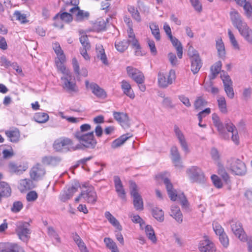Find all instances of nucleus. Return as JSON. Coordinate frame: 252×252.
<instances>
[{
    "label": "nucleus",
    "instance_id": "nucleus-6",
    "mask_svg": "<svg viewBox=\"0 0 252 252\" xmlns=\"http://www.w3.org/2000/svg\"><path fill=\"white\" fill-rule=\"evenodd\" d=\"M61 79L62 86L66 91L70 93L78 92V89L71 73L63 75L61 77Z\"/></svg>",
    "mask_w": 252,
    "mask_h": 252
},
{
    "label": "nucleus",
    "instance_id": "nucleus-40",
    "mask_svg": "<svg viewBox=\"0 0 252 252\" xmlns=\"http://www.w3.org/2000/svg\"><path fill=\"white\" fill-rule=\"evenodd\" d=\"M216 48L219 57L221 58L224 57L225 55V47L221 38H218L216 40Z\"/></svg>",
    "mask_w": 252,
    "mask_h": 252
},
{
    "label": "nucleus",
    "instance_id": "nucleus-34",
    "mask_svg": "<svg viewBox=\"0 0 252 252\" xmlns=\"http://www.w3.org/2000/svg\"><path fill=\"white\" fill-rule=\"evenodd\" d=\"M191 70L193 74L197 73L202 66V63L199 56H195L190 60Z\"/></svg>",
    "mask_w": 252,
    "mask_h": 252
},
{
    "label": "nucleus",
    "instance_id": "nucleus-39",
    "mask_svg": "<svg viewBox=\"0 0 252 252\" xmlns=\"http://www.w3.org/2000/svg\"><path fill=\"white\" fill-rule=\"evenodd\" d=\"M33 187V182L30 179H24L19 181V188L22 191L30 189Z\"/></svg>",
    "mask_w": 252,
    "mask_h": 252
},
{
    "label": "nucleus",
    "instance_id": "nucleus-21",
    "mask_svg": "<svg viewBox=\"0 0 252 252\" xmlns=\"http://www.w3.org/2000/svg\"><path fill=\"white\" fill-rule=\"evenodd\" d=\"M69 12L72 13L76 12V20L78 22H82L88 19L90 15L89 12L81 10L79 6L73 7L70 9Z\"/></svg>",
    "mask_w": 252,
    "mask_h": 252
},
{
    "label": "nucleus",
    "instance_id": "nucleus-22",
    "mask_svg": "<svg viewBox=\"0 0 252 252\" xmlns=\"http://www.w3.org/2000/svg\"><path fill=\"white\" fill-rule=\"evenodd\" d=\"M114 182L116 191L118 195L121 199H126V191L120 178L117 176H114Z\"/></svg>",
    "mask_w": 252,
    "mask_h": 252
},
{
    "label": "nucleus",
    "instance_id": "nucleus-4",
    "mask_svg": "<svg viewBox=\"0 0 252 252\" xmlns=\"http://www.w3.org/2000/svg\"><path fill=\"white\" fill-rule=\"evenodd\" d=\"M29 223L25 221H19L16 223L15 231L19 238L24 242H28L30 238L31 230Z\"/></svg>",
    "mask_w": 252,
    "mask_h": 252
},
{
    "label": "nucleus",
    "instance_id": "nucleus-28",
    "mask_svg": "<svg viewBox=\"0 0 252 252\" xmlns=\"http://www.w3.org/2000/svg\"><path fill=\"white\" fill-rule=\"evenodd\" d=\"M62 160V158L59 157H44L42 159V162L45 165L52 166H56L59 164Z\"/></svg>",
    "mask_w": 252,
    "mask_h": 252
},
{
    "label": "nucleus",
    "instance_id": "nucleus-35",
    "mask_svg": "<svg viewBox=\"0 0 252 252\" xmlns=\"http://www.w3.org/2000/svg\"><path fill=\"white\" fill-rule=\"evenodd\" d=\"M105 217L109 222L118 231L122 230V226L119 221L108 211L105 213Z\"/></svg>",
    "mask_w": 252,
    "mask_h": 252
},
{
    "label": "nucleus",
    "instance_id": "nucleus-26",
    "mask_svg": "<svg viewBox=\"0 0 252 252\" xmlns=\"http://www.w3.org/2000/svg\"><path fill=\"white\" fill-rule=\"evenodd\" d=\"M78 190V187L72 186L66 190H64L60 194V199L63 202H65L69 199Z\"/></svg>",
    "mask_w": 252,
    "mask_h": 252
},
{
    "label": "nucleus",
    "instance_id": "nucleus-56",
    "mask_svg": "<svg viewBox=\"0 0 252 252\" xmlns=\"http://www.w3.org/2000/svg\"><path fill=\"white\" fill-rule=\"evenodd\" d=\"M53 49L56 53L57 58H60L61 60H63L65 56L63 51L62 50L60 44L58 43H56L54 44Z\"/></svg>",
    "mask_w": 252,
    "mask_h": 252
},
{
    "label": "nucleus",
    "instance_id": "nucleus-64",
    "mask_svg": "<svg viewBox=\"0 0 252 252\" xmlns=\"http://www.w3.org/2000/svg\"><path fill=\"white\" fill-rule=\"evenodd\" d=\"M211 179L214 186L217 188H221L222 187V184L220 178L216 175L211 176Z\"/></svg>",
    "mask_w": 252,
    "mask_h": 252
},
{
    "label": "nucleus",
    "instance_id": "nucleus-27",
    "mask_svg": "<svg viewBox=\"0 0 252 252\" xmlns=\"http://www.w3.org/2000/svg\"><path fill=\"white\" fill-rule=\"evenodd\" d=\"M238 31L246 41L252 43V30L248 26L247 24L239 29Z\"/></svg>",
    "mask_w": 252,
    "mask_h": 252
},
{
    "label": "nucleus",
    "instance_id": "nucleus-19",
    "mask_svg": "<svg viewBox=\"0 0 252 252\" xmlns=\"http://www.w3.org/2000/svg\"><path fill=\"white\" fill-rule=\"evenodd\" d=\"M198 250L200 252H216V248L215 244L208 239L200 241Z\"/></svg>",
    "mask_w": 252,
    "mask_h": 252
},
{
    "label": "nucleus",
    "instance_id": "nucleus-15",
    "mask_svg": "<svg viewBox=\"0 0 252 252\" xmlns=\"http://www.w3.org/2000/svg\"><path fill=\"white\" fill-rule=\"evenodd\" d=\"M85 86L87 89H90L92 93L100 98H105L107 96L106 92L95 83H90L88 80L85 81Z\"/></svg>",
    "mask_w": 252,
    "mask_h": 252
},
{
    "label": "nucleus",
    "instance_id": "nucleus-52",
    "mask_svg": "<svg viewBox=\"0 0 252 252\" xmlns=\"http://www.w3.org/2000/svg\"><path fill=\"white\" fill-rule=\"evenodd\" d=\"M207 101L202 97H197L194 103V106L196 110H201L207 105Z\"/></svg>",
    "mask_w": 252,
    "mask_h": 252
},
{
    "label": "nucleus",
    "instance_id": "nucleus-18",
    "mask_svg": "<svg viewBox=\"0 0 252 252\" xmlns=\"http://www.w3.org/2000/svg\"><path fill=\"white\" fill-rule=\"evenodd\" d=\"M174 131L176 136L179 140L183 150L186 154H188L189 152V149L186 140L185 136L177 125H175L174 126Z\"/></svg>",
    "mask_w": 252,
    "mask_h": 252
},
{
    "label": "nucleus",
    "instance_id": "nucleus-2",
    "mask_svg": "<svg viewBox=\"0 0 252 252\" xmlns=\"http://www.w3.org/2000/svg\"><path fill=\"white\" fill-rule=\"evenodd\" d=\"M163 182L166 186L168 194L172 201H176L179 199L183 208H187L188 206V201L185 197L184 193H177L176 190L173 189V185L169 179L165 178L163 179Z\"/></svg>",
    "mask_w": 252,
    "mask_h": 252
},
{
    "label": "nucleus",
    "instance_id": "nucleus-62",
    "mask_svg": "<svg viewBox=\"0 0 252 252\" xmlns=\"http://www.w3.org/2000/svg\"><path fill=\"white\" fill-rule=\"evenodd\" d=\"M213 228L216 234L218 235H220L224 233L223 228L219 223L217 222H214L213 223Z\"/></svg>",
    "mask_w": 252,
    "mask_h": 252
},
{
    "label": "nucleus",
    "instance_id": "nucleus-60",
    "mask_svg": "<svg viewBox=\"0 0 252 252\" xmlns=\"http://www.w3.org/2000/svg\"><path fill=\"white\" fill-rule=\"evenodd\" d=\"M79 40L83 47H85L87 49H90L91 46L89 42L88 37L87 35H82L80 37Z\"/></svg>",
    "mask_w": 252,
    "mask_h": 252
},
{
    "label": "nucleus",
    "instance_id": "nucleus-12",
    "mask_svg": "<svg viewBox=\"0 0 252 252\" xmlns=\"http://www.w3.org/2000/svg\"><path fill=\"white\" fill-rule=\"evenodd\" d=\"M220 77L222 80L225 92L228 97L233 98L234 96V93L232 88V82L227 73L223 71L220 74Z\"/></svg>",
    "mask_w": 252,
    "mask_h": 252
},
{
    "label": "nucleus",
    "instance_id": "nucleus-3",
    "mask_svg": "<svg viewBox=\"0 0 252 252\" xmlns=\"http://www.w3.org/2000/svg\"><path fill=\"white\" fill-rule=\"evenodd\" d=\"M226 166L237 175H243L247 171L245 163L238 159L232 158L228 160Z\"/></svg>",
    "mask_w": 252,
    "mask_h": 252
},
{
    "label": "nucleus",
    "instance_id": "nucleus-16",
    "mask_svg": "<svg viewBox=\"0 0 252 252\" xmlns=\"http://www.w3.org/2000/svg\"><path fill=\"white\" fill-rule=\"evenodd\" d=\"M126 71L129 77H131L136 83H144V76L140 70L131 66H127Z\"/></svg>",
    "mask_w": 252,
    "mask_h": 252
},
{
    "label": "nucleus",
    "instance_id": "nucleus-31",
    "mask_svg": "<svg viewBox=\"0 0 252 252\" xmlns=\"http://www.w3.org/2000/svg\"><path fill=\"white\" fill-rule=\"evenodd\" d=\"M170 216L181 223L183 221V215L180 208L177 205H173L171 207Z\"/></svg>",
    "mask_w": 252,
    "mask_h": 252
},
{
    "label": "nucleus",
    "instance_id": "nucleus-7",
    "mask_svg": "<svg viewBox=\"0 0 252 252\" xmlns=\"http://www.w3.org/2000/svg\"><path fill=\"white\" fill-rule=\"evenodd\" d=\"M130 194L133 198V205L135 209L137 211H142L143 210V200L139 194L137 189V186L136 183L133 181L130 182Z\"/></svg>",
    "mask_w": 252,
    "mask_h": 252
},
{
    "label": "nucleus",
    "instance_id": "nucleus-37",
    "mask_svg": "<svg viewBox=\"0 0 252 252\" xmlns=\"http://www.w3.org/2000/svg\"><path fill=\"white\" fill-rule=\"evenodd\" d=\"M96 55L98 59L105 65L108 64L107 58L104 49L101 45H98L96 47Z\"/></svg>",
    "mask_w": 252,
    "mask_h": 252
},
{
    "label": "nucleus",
    "instance_id": "nucleus-36",
    "mask_svg": "<svg viewBox=\"0 0 252 252\" xmlns=\"http://www.w3.org/2000/svg\"><path fill=\"white\" fill-rule=\"evenodd\" d=\"M128 39L126 41L128 42V45H130L132 48L138 46L139 44L138 40L135 37V35L133 32L132 28H129L127 31Z\"/></svg>",
    "mask_w": 252,
    "mask_h": 252
},
{
    "label": "nucleus",
    "instance_id": "nucleus-14",
    "mask_svg": "<svg viewBox=\"0 0 252 252\" xmlns=\"http://www.w3.org/2000/svg\"><path fill=\"white\" fill-rule=\"evenodd\" d=\"M230 223L231 230L235 235L241 241H246L247 235L244 231L242 224L239 221L234 220H231Z\"/></svg>",
    "mask_w": 252,
    "mask_h": 252
},
{
    "label": "nucleus",
    "instance_id": "nucleus-20",
    "mask_svg": "<svg viewBox=\"0 0 252 252\" xmlns=\"http://www.w3.org/2000/svg\"><path fill=\"white\" fill-rule=\"evenodd\" d=\"M230 18L233 26L238 30L241 27L245 26L247 23L242 20L239 13L235 10L231 11Z\"/></svg>",
    "mask_w": 252,
    "mask_h": 252
},
{
    "label": "nucleus",
    "instance_id": "nucleus-46",
    "mask_svg": "<svg viewBox=\"0 0 252 252\" xmlns=\"http://www.w3.org/2000/svg\"><path fill=\"white\" fill-rule=\"evenodd\" d=\"M91 128V125L89 124H85L80 126V129L76 131L74 133V136L81 137V136L85 135L87 133L86 132L89 131Z\"/></svg>",
    "mask_w": 252,
    "mask_h": 252
},
{
    "label": "nucleus",
    "instance_id": "nucleus-38",
    "mask_svg": "<svg viewBox=\"0 0 252 252\" xmlns=\"http://www.w3.org/2000/svg\"><path fill=\"white\" fill-rule=\"evenodd\" d=\"M132 136L129 133H126V134H123L119 138L115 139L112 143V147L113 148H117L121 145H122L126 140H127L129 138Z\"/></svg>",
    "mask_w": 252,
    "mask_h": 252
},
{
    "label": "nucleus",
    "instance_id": "nucleus-58",
    "mask_svg": "<svg viewBox=\"0 0 252 252\" xmlns=\"http://www.w3.org/2000/svg\"><path fill=\"white\" fill-rule=\"evenodd\" d=\"M48 234L50 237L54 238L57 242L60 243L61 242L60 238L58 234L55 231L53 227L49 226L48 228Z\"/></svg>",
    "mask_w": 252,
    "mask_h": 252
},
{
    "label": "nucleus",
    "instance_id": "nucleus-43",
    "mask_svg": "<svg viewBox=\"0 0 252 252\" xmlns=\"http://www.w3.org/2000/svg\"><path fill=\"white\" fill-rule=\"evenodd\" d=\"M217 102L220 111L223 114L226 113L227 112V109L226 107V102L224 97L218 96L217 98Z\"/></svg>",
    "mask_w": 252,
    "mask_h": 252
},
{
    "label": "nucleus",
    "instance_id": "nucleus-49",
    "mask_svg": "<svg viewBox=\"0 0 252 252\" xmlns=\"http://www.w3.org/2000/svg\"><path fill=\"white\" fill-rule=\"evenodd\" d=\"M218 174L221 176L224 181L228 184L229 182V177L226 172L224 168L220 163L218 164Z\"/></svg>",
    "mask_w": 252,
    "mask_h": 252
},
{
    "label": "nucleus",
    "instance_id": "nucleus-8",
    "mask_svg": "<svg viewBox=\"0 0 252 252\" xmlns=\"http://www.w3.org/2000/svg\"><path fill=\"white\" fill-rule=\"evenodd\" d=\"M75 138L82 146L87 148L94 149L97 143L93 131L88 132L85 135L81 136V137H75Z\"/></svg>",
    "mask_w": 252,
    "mask_h": 252
},
{
    "label": "nucleus",
    "instance_id": "nucleus-11",
    "mask_svg": "<svg viewBox=\"0 0 252 252\" xmlns=\"http://www.w3.org/2000/svg\"><path fill=\"white\" fill-rule=\"evenodd\" d=\"M72 145V141L67 138H60L55 141L53 147L57 152L65 153L69 150V147Z\"/></svg>",
    "mask_w": 252,
    "mask_h": 252
},
{
    "label": "nucleus",
    "instance_id": "nucleus-24",
    "mask_svg": "<svg viewBox=\"0 0 252 252\" xmlns=\"http://www.w3.org/2000/svg\"><path fill=\"white\" fill-rule=\"evenodd\" d=\"M114 119L122 126L128 125L129 118L127 114L123 112H113Z\"/></svg>",
    "mask_w": 252,
    "mask_h": 252
},
{
    "label": "nucleus",
    "instance_id": "nucleus-57",
    "mask_svg": "<svg viewBox=\"0 0 252 252\" xmlns=\"http://www.w3.org/2000/svg\"><path fill=\"white\" fill-rule=\"evenodd\" d=\"M23 208V205L21 201H15L11 208V211L14 213H17L19 212Z\"/></svg>",
    "mask_w": 252,
    "mask_h": 252
},
{
    "label": "nucleus",
    "instance_id": "nucleus-33",
    "mask_svg": "<svg viewBox=\"0 0 252 252\" xmlns=\"http://www.w3.org/2000/svg\"><path fill=\"white\" fill-rule=\"evenodd\" d=\"M63 59V60H61L60 58H56L55 63L58 70L60 71L63 75H67L71 72L67 68H66L64 64V63L66 61L65 57H64Z\"/></svg>",
    "mask_w": 252,
    "mask_h": 252
},
{
    "label": "nucleus",
    "instance_id": "nucleus-51",
    "mask_svg": "<svg viewBox=\"0 0 252 252\" xmlns=\"http://www.w3.org/2000/svg\"><path fill=\"white\" fill-rule=\"evenodd\" d=\"M150 28L155 39L159 41L160 39V35L158 26L155 23H151L150 24Z\"/></svg>",
    "mask_w": 252,
    "mask_h": 252
},
{
    "label": "nucleus",
    "instance_id": "nucleus-54",
    "mask_svg": "<svg viewBox=\"0 0 252 252\" xmlns=\"http://www.w3.org/2000/svg\"><path fill=\"white\" fill-rule=\"evenodd\" d=\"M242 6L247 17L252 20V6L251 4L249 2L246 1Z\"/></svg>",
    "mask_w": 252,
    "mask_h": 252
},
{
    "label": "nucleus",
    "instance_id": "nucleus-13",
    "mask_svg": "<svg viewBox=\"0 0 252 252\" xmlns=\"http://www.w3.org/2000/svg\"><path fill=\"white\" fill-rule=\"evenodd\" d=\"M0 252H25L24 248L16 243H0Z\"/></svg>",
    "mask_w": 252,
    "mask_h": 252
},
{
    "label": "nucleus",
    "instance_id": "nucleus-32",
    "mask_svg": "<svg viewBox=\"0 0 252 252\" xmlns=\"http://www.w3.org/2000/svg\"><path fill=\"white\" fill-rule=\"evenodd\" d=\"M173 46L176 48L178 57L182 59L183 56V47L181 42L175 37L170 35L169 37Z\"/></svg>",
    "mask_w": 252,
    "mask_h": 252
},
{
    "label": "nucleus",
    "instance_id": "nucleus-47",
    "mask_svg": "<svg viewBox=\"0 0 252 252\" xmlns=\"http://www.w3.org/2000/svg\"><path fill=\"white\" fill-rule=\"evenodd\" d=\"M153 216L158 221L162 222L164 220V212L162 209L155 208L152 210Z\"/></svg>",
    "mask_w": 252,
    "mask_h": 252
},
{
    "label": "nucleus",
    "instance_id": "nucleus-5",
    "mask_svg": "<svg viewBox=\"0 0 252 252\" xmlns=\"http://www.w3.org/2000/svg\"><path fill=\"white\" fill-rule=\"evenodd\" d=\"M187 174L192 183H204L205 181L203 172L197 166H191L186 171Z\"/></svg>",
    "mask_w": 252,
    "mask_h": 252
},
{
    "label": "nucleus",
    "instance_id": "nucleus-59",
    "mask_svg": "<svg viewBox=\"0 0 252 252\" xmlns=\"http://www.w3.org/2000/svg\"><path fill=\"white\" fill-rule=\"evenodd\" d=\"M219 240L221 245L224 248H227L228 246L229 239L225 233H223L219 235Z\"/></svg>",
    "mask_w": 252,
    "mask_h": 252
},
{
    "label": "nucleus",
    "instance_id": "nucleus-50",
    "mask_svg": "<svg viewBox=\"0 0 252 252\" xmlns=\"http://www.w3.org/2000/svg\"><path fill=\"white\" fill-rule=\"evenodd\" d=\"M106 247L111 250V252H116L118 251V247L116 243L110 238H105L104 239Z\"/></svg>",
    "mask_w": 252,
    "mask_h": 252
},
{
    "label": "nucleus",
    "instance_id": "nucleus-53",
    "mask_svg": "<svg viewBox=\"0 0 252 252\" xmlns=\"http://www.w3.org/2000/svg\"><path fill=\"white\" fill-rule=\"evenodd\" d=\"M228 34L229 39L230 40V42L232 45L234 49L239 50H240V47L236 39L235 36L234 34L230 30H228Z\"/></svg>",
    "mask_w": 252,
    "mask_h": 252
},
{
    "label": "nucleus",
    "instance_id": "nucleus-29",
    "mask_svg": "<svg viewBox=\"0 0 252 252\" xmlns=\"http://www.w3.org/2000/svg\"><path fill=\"white\" fill-rule=\"evenodd\" d=\"M8 168L10 172L20 174L27 169L28 166L27 165H17L14 162H11L8 164Z\"/></svg>",
    "mask_w": 252,
    "mask_h": 252
},
{
    "label": "nucleus",
    "instance_id": "nucleus-10",
    "mask_svg": "<svg viewBox=\"0 0 252 252\" xmlns=\"http://www.w3.org/2000/svg\"><path fill=\"white\" fill-rule=\"evenodd\" d=\"M175 79V71L173 69L170 70L167 76L160 72L158 74V82L159 86L162 88H166L168 85L172 84Z\"/></svg>",
    "mask_w": 252,
    "mask_h": 252
},
{
    "label": "nucleus",
    "instance_id": "nucleus-63",
    "mask_svg": "<svg viewBox=\"0 0 252 252\" xmlns=\"http://www.w3.org/2000/svg\"><path fill=\"white\" fill-rule=\"evenodd\" d=\"M211 155L212 158L218 163H220V155L217 149L213 148L211 150Z\"/></svg>",
    "mask_w": 252,
    "mask_h": 252
},
{
    "label": "nucleus",
    "instance_id": "nucleus-1",
    "mask_svg": "<svg viewBox=\"0 0 252 252\" xmlns=\"http://www.w3.org/2000/svg\"><path fill=\"white\" fill-rule=\"evenodd\" d=\"M212 120L214 126L217 127L219 134L222 138L229 139L231 137L232 140L236 144H238L239 136L237 130L232 123H225L223 125L220 118L216 113L212 114Z\"/></svg>",
    "mask_w": 252,
    "mask_h": 252
},
{
    "label": "nucleus",
    "instance_id": "nucleus-48",
    "mask_svg": "<svg viewBox=\"0 0 252 252\" xmlns=\"http://www.w3.org/2000/svg\"><path fill=\"white\" fill-rule=\"evenodd\" d=\"M145 231L148 238L153 243H156L157 241V238L154 230L152 226L150 225L146 226Z\"/></svg>",
    "mask_w": 252,
    "mask_h": 252
},
{
    "label": "nucleus",
    "instance_id": "nucleus-44",
    "mask_svg": "<svg viewBox=\"0 0 252 252\" xmlns=\"http://www.w3.org/2000/svg\"><path fill=\"white\" fill-rule=\"evenodd\" d=\"M34 120L38 123H44L49 119V116L46 113H36L34 116Z\"/></svg>",
    "mask_w": 252,
    "mask_h": 252
},
{
    "label": "nucleus",
    "instance_id": "nucleus-9",
    "mask_svg": "<svg viewBox=\"0 0 252 252\" xmlns=\"http://www.w3.org/2000/svg\"><path fill=\"white\" fill-rule=\"evenodd\" d=\"M84 189H83L81 193V195L85 202L88 203L94 204L97 200L96 193L94 188L92 186H83Z\"/></svg>",
    "mask_w": 252,
    "mask_h": 252
},
{
    "label": "nucleus",
    "instance_id": "nucleus-23",
    "mask_svg": "<svg viewBox=\"0 0 252 252\" xmlns=\"http://www.w3.org/2000/svg\"><path fill=\"white\" fill-rule=\"evenodd\" d=\"M170 154L171 155V159L175 166L181 168L182 167L181 163V158L178 148L176 146H172L170 149Z\"/></svg>",
    "mask_w": 252,
    "mask_h": 252
},
{
    "label": "nucleus",
    "instance_id": "nucleus-25",
    "mask_svg": "<svg viewBox=\"0 0 252 252\" xmlns=\"http://www.w3.org/2000/svg\"><path fill=\"white\" fill-rule=\"evenodd\" d=\"M5 135L9 140L12 143H17L19 141L20 133L19 130L16 128L10 129L5 132Z\"/></svg>",
    "mask_w": 252,
    "mask_h": 252
},
{
    "label": "nucleus",
    "instance_id": "nucleus-55",
    "mask_svg": "<svg viewBox=\"0 0 252 252\" xmlns=\"http://www.w3.org/2000/svg\"><path fill=\"white\" fill-rule=\"evenodd\" d=\"M16 20H18L21 24H25L28 22L26 15L22 14L19 11H15L13 14Z\"/></svg>",
    "mask_w": 252,
    "mask_h": 252
},
{
    "label": "nucleus",
    "instance_id": "nucleus-42",
    "mask_svg": "<svg viewBox=\"0 0 252 252\" xmlns=\"http://www.w3.org/2000/svg\"><path fill=\"white\" fill-rule=\"evenodd\" d=\"M127 10L130 13L132 17L137 22H140L141 21L140 13L136 8L132 5H128Z\"/></svg>",
    "mask_w": 252,
    "mask_h": 252
},
{
    "label": "nucleus",
    "instance_id": "nucleus-17",
    "mask_svg": "<svg viewBox=\"0 0 252 252\" xmlns=\"http://www.w3.org/2000/svg\"><path fill=\"white\" fill-rule=\"evenodd\" d=\"M30 177L34 181H38L43 178L46 174V170L42 165L37 163L33 166L30 171Z\"/></svg>",
    "mask_w": 252,
    "mask_h": 252
},
{
    "label": "nucleus",
    "instance_id": "nucleus-61",
    "mask_svg": "<svg viewBox=\"0 0 252 252\" xmlns=\"http://www.w3.org/2000/svg\"><path fill=\"white\" fill-rule=\"evenodd\" d=\"M38 197V194L35 191H30L26 195V199L29 202L35 201Z\"/></svg>",
    "mask_w": 252,
    "mask_h": 252
},
{
    "label": "nucleus",
    "instance_id": "nucleus-30",
    "mask_svg": "<svg viewBox=\"0 0 252 252\" xmlns=\"http://www.w3.org/2000/svg\"><path fill=\"white\" fill-rule=\"evenodd\" d=\"M121 88L123 93L126 96L131 99L135 97V94L131 88L130 84L126 81L124 80L121 82Z\"/></svg>",
    "mask_w": 252,
    "mask_h": 252
},
{
    "label": "nucleus",
    "instance_id": "nucleus-41",
    "mask_svg": "<svg viewBox=\"0 0 252 252\" xmlns=\"http://www.w3.org/2000/svg\"><path fill=\"white\" fill-rule=\"evenodd\" d=\"M221 65V62L220 61H218L212 66L211 67V79H214L216 78L217 75L220 73V71Z\"/></svg>",
    "mask_w": 252,
    "mask_h": 252
},
{
    "label": "nucleus",
    "instance_id": "nucleus-45",
    "mask_svg": "<svg viewBox=\"0 0 252 252\" xmlns=\"http://www.w3.org/2000/svg\"><path fill=\"white\" fill-rule=\"evenodd\" d=\"M115 46L118 51L123 53L127 49L128 44L126 40H123L122 41H116Z\"/></svg>",
    "mask_w": 252,
    "mask_h": 252
}]
</instances>
